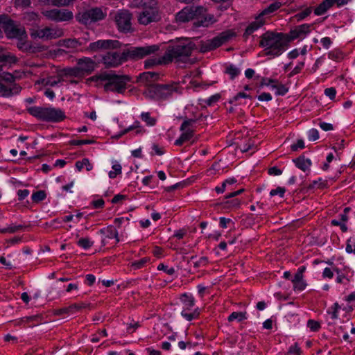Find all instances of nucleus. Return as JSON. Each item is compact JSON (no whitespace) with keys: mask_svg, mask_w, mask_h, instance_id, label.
Here are the masks:
<instances>
[{"mask_svg":"<svg viewBox=\"0 0 355 355\" xmlns=\"http://www.w3.org/2000/svg\"><path fill=\"white\" fill-rule=\"evenodd\" d=\"M159 50L157 44L126 47L122 52L107 51L102 56V62L106 67H116L128 60H139Z\"/></svg>","mask_w":355,"mask_h":355,"instance_id":"f257e3e1","label":"nucleus"},{"mask_svg":"<svg viewBox=\"0 0 355 355\" xmlns=\"http://www.w3.org/2000/svg\"><path fill=\"white\" fill-rule=\"evenodd\" d=\"M91 80L98 83L103 84L105 92H113L119 94L123 93L130 78L125 75H117L114 71H105L94 76Z\"/></svg>","mask_w":355,"mask_h":355,"instance_id":"f03ea898","label":"nucleus"},{"mask_svg":"<svg viewBox=\"0 0 355 355\" xmlns=\"http://www.w3.org/2000/svg\"><path fill=\"white\" fill-rule=\"evenodd\" d=\"M286 37V34L283 33L268 31L261 35L259 46L264 48L265 55L279 56L288 46Z\"/></svg>","mask_w":355,"mask_h":355,"instance_id":"7ed1b4c3","label":"nucleus"},{"mask_svg":"<svg viewBox=\"0 0 355 355\" xmlns=\"http://www.w3.org/2000/svg\"><path fill=\"white\" fill-rule=\"evenodd\" d=\"M26 112L38 121L47 123H60L67 118L62 109L51 105L27 107Z\"/></svg>","mask_w":355,"mask_h":355,"instance_id":"20e7f679","label":"nucleus"},{"mask_svg":"<svg viewBox=\"0 0 355 355\" xmlns=\"http://www.w3.org/2000/svg\"><path fill=\"white\" fill-rule=\"evenodd\" d=\"M196 44L188 39L179 40L168 46L165 54L168 63L184 62L191 55Z\"/></svg>","mask_w":355,"mask_h":355,"instance_id":"39448f33","label":"nucleus"},{"mask_svg":"<svg viewBox=\"0 0 355 355\" xmlns=\"http://www.w3.org/2000/svg\"><path fill=\"white\" fill-rule=\"evenodd\" d=\"M182 88L178 83L171 84L150 85L144 91L146 98L155 101H166L171 98L173 94H180Z\"/></svg>","mask_w":355,"mask_h":355,"instance_id":"423d86ee","label":"nucleus"},{"mask_svg":"<svg viewBox=\"0 0 355 355\" xmlns=\"http://www.w3.org/2000/svg\"><path fill=\"white\" fill-rule=\"evenodd\" d=\"M21 90V87L15 83V76L10 73L3 71L0 64V96L10 97L18 94Z\"/></svg>","mask_w":355,"mask_h":355,"instance_id":"0eeeda50","label":"nucleus"},{"mask_svg":"<svg viewBox=\"0 0 355 355\" xmlns=\"http://www.w3.org/2000/svg\"><path fill=\"white\" fill-rule=\"evenodd\" d=\"M235 36L236 33L232 30L223 31L212 39L200 41L199 44V51L201 53H207L215 50Z\"/></svg>","mask_w":355,"mask_h":355,"instance_id":"6e6552de","label":"nucleus"},{"mask_svg":"<svg viewBox=\"0 0 355 355\" xmlns=\"http://www.w3.org/2000/svg\"><path fill=\"white\" fill-rule=\"evenodd\" d=\"M180 300L183 304V308L181 311V315L187 321H192L193 320L198 319L200 317L201 309L196 307L193 311L192 308L195 306V298L192 294L190 293H182L180 295Z\"/></svg>","mask_w":355,"mask_h":355,"instance_id":"1a4fd4ad","label":"nucleus"},{"mask_svg":"<svg viewBox=\"0 0 355 355\" xmlns=\"http://www.w3.org/2000/svg\"><path fill=\"white\" fill-rule=\"evenodd\" d=\"M0 24L8 38L27 37L24 28L16 24L13 20L9 19L7 16L0 15Z\"/></svg>","mask_w":355,"mask_h":355,"instance_id":"9d476101","label":"nucleus"},{"mask_svg":"<svg viewBox=\"0 0 355 355\" xmlns=\"http://www.w3.org/2000/svg\"><path fill=\"white\" fill-rule=\"evenodd\" d=\"M198 119L185 118L182 123L180 130L182 134L175 141L174 144L177 146H181L184 143L189 141L194 135V126Z\"/></svg>","mask_w":355,"mask_h":355,"instance_id":"9b49d317","label":"nucleus"},{"mask_svg":"<svg viewBox=\"0 0 355 355\" xmlns=\"http://www.w3.org/2000/svg\"><path fill=\"white\" fill-rule=\"evenodd\" d=\"M132 14L127 10H121L116 12L114 21L119 31L124 33L133 31L132 27Z\"/></svg>","mask_w":355,"mask_h":355,"instance_id":"f8f14e48","label":"nucleus"},{"mask_svg":"<svg viewBox=\"0 0 355 355\" xmlns=\"http://www.w3.org/2000/svg\"><path fill=\"white\" fill-rule=\"evenodd\" d=\"M106 14L100 8L89 9L84 12L79 14L78 19L79 22L85 25H90L92 23L103 20Z\"/></svg>","mask_w":355,"mask_h":355,"instance_id":"ddd939ff","label":"nucleus"},{"mask_svg":"<svg viewBox=\"0 0 355 355\" xmlns=\"http://www.w3.org/2000/svg\"><path fill=\"white\" fill-rule=\"evenodd\" d=\"M42 14L48 19L55 22L68 21L73 19V12L67 9L46 10Z\"/></svg>","mask_w":355,"mask_h":355,"instance_id":"4468645a","label":"nucleus"},{"mask_svg":"<svg viewBox=\"0 0 355 355\" xmlns=\"http://www.w3.org/2000/svg\"><path fill=\"white\" fill-rule=\"evenodd\" d=\"M203 11L202 6H187L176 14L175 19L178 22L185 23L190 20H195L196 15Z\"/></svg>","mask_w":355,"mask_h":355,"instance_id":"2eb2a0df","label":"nucleus"},{"mask_svg":"<svg viewBox=\"0 0 355 355\" xmlns=\"http://www.w3.org/2000/svg\"><path fill=\"white\" fill-rule=\"evenodd\" d=\"M121 43L115 40H99L92 42L87 47L90 51H97L100 49H120Z\"/></svg>","mask_w":355,"mask_h":355,"instance_id":"dca6fc26","label":"nucleus"},{"mask_svg":"<svg viewBox=\"0 0 355 355\" xmlns=\"http://www.w3.org/2000/svg\"><path fill=\"white\" fill-rule=\"evenodd\" d=\"M161 19L159 10H146L138 12L137 20L139 24L147 26L157 22Z\"/></svg>","mask_w":355,"mask_h":355,"instance_id":"f3484780","label":"nucleus"},{"mask_svg":"<svg viewBox=\"0 0 355 355\" xmlns=\"http://www.w3.org/2000/svg\"><path fill=\"white\" fill-rule=\"evenodd\" d=\"M311 24H303L295 26L288 33H285L287 43L296 39H303L311 32Z\"/></svg>","mask_w":355,"mask_h":355,"instance_id":"a211bd4d","label":"nucleus"},{"mask_svg":"<svg viewBox=\"0 0 355 355\" xmlns=\"http://www.w3.org/2000/svg\"><path fill=\"white\" fill-rule=\"evenodd\" d=\"M63 35L64 32L62 28L49 27L38 29L35 33L32 34L33 36H35L43 40L55 39L63 36Z\"/></svg>","mask_w":355,"mask_h":355,"instance_id":"6ab92c4d","label":"nucleus"},{"mask_svg":"<svg viewBox=\"0 0 355 355\" xmlns=\"http://www.w3.org/2000/svg\"><path fill=\"white\" fill-rule=\"evenodd\" d=\"M77 70L82 73L90 74L92 73L97 64L96 62L91 58L83 57L78 60Z\"/></svg>","mask_w":355,"mask_h":355,"instance_id":"aec40b11","label":"nucleus"},{"mask_svg":"<svg viewBox=\"0 0 355 355\" xmlns=\"http://www.w3.org/2000/svg\"><path fill=\"white\" fill-rule=\"evenodd\" d=\"M215 21L214 15L206 13V9L203 8V11L200 12L199 15L197 14L195 17L193 25L196 27H208Z\"/></svg>","mask_w":355,"mask_h":355,"instance_id":"412c9836","label":"nucleus"},{"mask_svg":"<svg viewBox=\"0 0 355 355\" xmlns=\"http://www.w3.org/2000/svg\"><path fill=\"white\" fill-rule=\"evenodd\" d=\"M100 234L104 235V238L101 240L102 246H105L108 241L107 239H115V243L119 242V233L116 229L112 226L109 225L106 227L102 228L98 231Z\"/></svg>","mask_w":355,"mask_h":355,"instance_id":"4be33fe9","label":"nucleus"},{"mask_svg":"<svg viewBox=\"0 0 355 355\" xmlns=\"http://www.w3.org/2000/svg\"><path fill=\"white\" fill-rule=\"evenodd\" d=\"M244 191L243 189H239L236 191H233L230 193L225 196V200L221 204L223 205V208L225 209H234L237 208L241 205V200L239 198H233L240 194H241Z\"/></svg>","mask_w":355,"mask_h":355,"instance_id":"5701e85b","label":"nucleus"},{"mask_svg":"<svg viewBox=\"0 0 355 355\" xmlns=\"http://www.w3.org/2000/svg\"><path fill=\"white\" fill-rule=\"evenodd\" d=\"M265 24V19L260 15L256 17L255 19L249 24L243 33V38L247 40L254 31L260 28Z\"/></svg>","mask_w":355,"mask_h":355,"instance_id":"b1692460","label":"nucleus"},{"mask_svg":"<svg viewBox=\"0 0 355 355\" xmlns=\"http://www.w3.org/2000/svg\"><path fill=\"white\" fill-rule=\"evenodd\" d=\"M133 3L141 10H159L157 0H134Z\"/></svg>","mask_w":355,"mask_h":355,"instance_id":"393cba45","label":"nucleus"},{"mask_svg":"<svg viewBox=\"0 0 355 355\" xmlns=\"http://www.w3.org/2000/svg\"><path fill=\"white\" fill-rule=\"evenodd\" d=\"M166 64H168V62L166 60V54L164 53L162 56L153 57L146 60L144 61V67L145 69H150L155 66Z\"/></svg>","mask_w":355,"mask_h":355,"instance_id":"a878e982","label":"nucleus"},{"mask_svg":"<svg viewBox=\"0 0 355 355\" xmlns=\"http://www.w3.org/2000/svg\"><path fill=\"white\" fill-rule=\"evenodd\" d=\"M293 161L295 166L304 172L310 171L312 162L310 159L306 158L304 155H300Z\"/></svg>","mask_w":355,"mask_h":355,"instance_id":"bb28decb","label":"nucleus"},{"mask_svg":"<svg viewBox=\"0 0 355 355\" xmlns=\"http://www.w3.org/2000/svg\"><path fill=\"white\" fill-rule=\"evenodd\" d=\"M159 78V73L153 71L144 72L139 74V78L141 82L146 84H150V83L157 80Z\"/></svg>","mask_w":355,"mask_h":355,"instance_id":"cd10ccee","label":"nucleus"},{"mask_svg":"<svg viewBox=\"0 0 355 355\" xmlns=\"http://www.w3.org/2000/svg\"><path fill=\"white\" fill-rule=\"evenodd\" d=\"M334 5V0H324L315 8L314 14L317 16L324 15Z\"/></svg>","mask_w":355,"mask_h":355,"instance_id":"c85d7f7f","label":"nucleus"},{"mask_svg":"<svg viewBox=\"0 0 355 355\" xmlns=\"http://www.w3.org/2000/svg\"><path fill=\"white\" fill-rule=\"evenodd\" d=\"M62 78L59 76H49L46 78H41L37 81L38 85H42L43 86H51L55 87L59 83H60Z\"/></svg>","mask_w":355,"mask_h":355,"instance_id":"c756f323","label":"nucleus"},{"mask_svg":"<svg viewBox=\"0 0 355 355\" xmlns=\"http://www.w3.org/2000/svg\"><path fill=\"white\" fill-rule=\"evenodd\" d=\"M282 3L279 1H275L264 8L261 12L260 15L263 18L264 16L270 15L277 11L282 6Z\"/></svg>","mask_w":355,"mask_h":355,"instance_id":"7c9ffc66","label":"nucleus"},{"mask_svg":"<svg viewBox=\"0 0 355 355\" xmlns=\"http://www.w3.org/2000/svg\"><path fill=\"white\" fill-rule=\"evenodd\" d=\"M27 227H28V226H26V225H16L14 224H11L9 226H8L7 227L0 228V233L1 234H6V233L13 234V233L17 232L19 231L24 230Z\"/></svg>","mask_w":355,"mask_h":355,"instance_id":"2f4dec72","label":"nucleus"},{"mask_svg":"<svg viewBox=\"0 0 355 355\" xmlns=\"http://www.w3.org/2000/svg\"><path fill=\"white\" fill-rule=\"evenodd\" d=\"M141 119L147 126H155L157 123V119L151 116L148 112H144L140 115Z\"/></svg>","mask_w":355,"mask_h":355,"instance_id":"473e14b6","label":"nucleus"},{"mask_svg":"<svg viewBox=\"0 0 355 355\" xmlns=\"http://www.w3.org/2000/svg\"><path fill=\"white\" fill-rule=\"evenodd\" d=\"M27 37L17 38V46L24 52H33L32 46L26 41Z\"/></svg>","mask_w":355,"mask_h":355,"instance_id":"72a5a7b5","label":"nucleus"},{"mask_svg":"<svg viewBox=\"0 0 355 355\" xmlns=\"http://www.w3.org/2000/svg\"><path fill=\"white\" fill-rule=\"evenodd\" d=\"M136 130V134H143L145 132V129L141 125L138 121H135L132 125L122 130V134H126L131 130Z\"/></svg>","mask_w":355,"mask_h":355,"instance_id":"f704fd0d","label":"nucleus"},{"mask_svg":"<svg viewBox=\"0 0 355 355\" xmlns=\"http://www.w3.org/2000/svg\"><path fill=\"white\" fill-rule=\"evenodd\" d=\"M225 73L230 76L231 80H234L240 74L241 71L236 66L233 64H228L225 67Z\"/></svg>","mask_w":355,"mask_h":355,"instance_id":"c9c22d12","label":"nucleus"},{"mask_svg":"<svg viewBox=\"0 0 355 355\" xmlns=\"http://www.w3.org/2000/svg\"><path fill=\"white\" fill-rule=\"evenodd\" d=\"M341 309L340 306L338 302H335L331 307H329L327 313L330 315V318L333 320H336L338 318V311Z\"/></svg>","mask_w":355,"mask_h":355,"instance_id":"e433bc0d","label":"nucleus"},{"mask_svg":"<svg viewBox=\"0 0 355 355\" xmlns=\"http://www.w3.org/2000/svg\"><path fill=\"white\" fill-rule=\"evenodd\" d=\"M76 167L77 169L80 171L84 167L86 168V170L87 171H89L92 169L93 166L89 162V159L87 158H84L80 161H77L76 162Z\"/></svg>","mask_w":355,"mask_h":355,"instance_id":"4c0bfd02","label":"nucleus"},{"mask_svg":"<svg viewBox=\"0 0 355 355\" xmlns=\"http://www.w3.org/2000/svg\"><path fill=\"white\" fill-rule=\"evenodd\" d=\"M77 245L84 250H87L94 245V241L88 237H83L77 241Z\"/></svg>","mask_w":355,"mask_h":355,"instance_id":"58836bf2","label":"nucleus"},{"mask_svg":"<svg viewBox=\"0 0 355 355\" xmlns=\"http://www.w3.org/2000/svg\"><path fill=\"white\" fill-rule=\"evenodd\" d=\"M150 261L148 257H143L139 260L135 261L131 263V267L135 270H138L144 268L147 263Z\"/></svg>","mask_w":355,"mask_h":355,"instance_id":"ea45409f","label":"nucleus"},{"mask_svg":"<svg viewBox=\"0 0 355 355\" xmlns=\"http://www.w3.org/2000/svg\"><path fill=\"white\" fill-rule=\"evenodd\" d=\"M247 319L246 313L245 312H232L229 316H228V321L232 322L235 320H237L238 321L241 322L243 320Z\"/></svg>","mask_w":355,"mask_h":355,"instance_id":"a19ab883","label":"nucleus"},{"mask_svg":"<svg viewBox=\"0 0 355 355\" xmlns=\"http://www.w3.org/2000/svg\"><path fill=\"white\" fill-rule=\"evenodd\" d=\"M346 252L355 254V235L350 236L346 242Z\"/></svg>","mask_w":355,"mask_h":355,"instance_id":"79ce46f5","label":"nucleus"},{"mask_svg":"<svg viewBox=\"0 0 355 355\" xmlns=\"http://www.w3.org/2000/svg\"><path fill=\"white\" fill-rule=\"evenodd\" d=\"M271 88L276 89L275 94L277 96H284L288 91V88L284 85L277 84V83L271 85Z\"/></svg>","mask_w":355,"mask_h":355,"instance_id":"37998d69","label":"nucleus"},{"mask_svg":"<svg viewBox=\"0 0 355 355\" xmlns=\"http://www.w3.org/2000/svg\"><path fill=\"white\" fill-rule=\"evenodd\" d=\"M46 197L44 191L39 190L32 194L31 199L34 202H39L44 200Z\"/></svg>","mask_w":355,"mask_h":355,"instance_id":"c03bdc74","label":"nucleus"},{"mask_svg":"<svg viewBox=\"0 0 355 355\" xmlns=\"http://www.w3.org/2000/svg\"><path fill=\"white\" fill-rule=\"evenodd\" d=\"M306 269V268L304 266L299 267L294 275V277L291 279V282H294L304 280V272H305Z\"/></svg>","mask_w":355,"mask_h":355,"instance_id":"a18cd8bd","label":"nucleus"},{"mask_svg":"<svg viewBox=\"0 0 355 355\" xmlns=\"http://www.w3.org/2000/svg\"><path fill=\"white\" fill-rule=\"evenodd\" d=\"M62 45L67 48L76 49L80 43L76 39H67L63 40Z\"/></svg>","mask_w":355,"mask_h":355,"instance_id":"49530a36","label":"nucleus"},{"mask_svg":"<svg viewBox=\"0 0 355 355\" xmlns=\"http://www.w3.org/2000/svg\"><path fill=\"white\" fill-rule=\"evenodd\" d=\"M113 171L109 172V178L111 179H114L116 177L117 175L121 173L122 167L121 164L116 163L112 166Z\"/></svg>","mask_w":355,"mask_h":355,"instance_id":"de8ad7c7","label":"nucleus"},{"mask_svg":"<svg viewBox=\"0 0 355 355\" xmlns=\"http://www.w3.org/2000/svg\"><path fill=\"white\" fill-rule=\"evenodd\" d=\"M302 351L297 343L289 347L288 355H301Z\"/></svg>","mask_w":355,"mask_h":355,"instance_id":"09e8293b","label":"nucleus"},{"mask_svg":"<svg viewBox=\"0 0 355 355\" xmlns=\"http://www.w3.org/2000/svg\"><path fill=\"white\" fill-rule=\"evenodd\" d=\"M89 304H87L85 302H80V303H74L69 306V309H71L72 313H75L76 311H79L82 309H85L89 306Z\"/></svg>","mask_w":355,"mask_h":355,"instance_id":"8fccbe9b","label":"nucleus"},{"mask_svg":"<svg viewBox=\"0 0 355 355\" xmlns=\"http://www.w3.org/2000/svg\"><path fill=\"white\" fill-rule=\"evenodd\" d=\"M307 327L310 329L311 331L316 332L320 330L321 328L320 324L319 322L314 320H309L307 321Z\"/></svg>","mask_w":355,"mask_h":355,"instance_id":"3c124183","label":"nucleus"},{"mask_svg":"<svg viewBox=\"0 0 355 355\" xmlns=\"http://www.w3.org/2000/svg\"><path fill=\"white\" fill-rule=\"evenodd\" d=\"M249 97H250V96L248 94H247L245 92H239L238 94H236L232 98H231L229 100V103L230 104L236 105V103H237V101H239V99H241V98H249Z\"/></svg>","mask_w":355,"mask_h":355,"instance_id":"603ef678","label":"nucleus"},{"mask_svg":"<svg viewBox=\"0 0 355 355\" xmlns=\"http://www.w3.org/2000/svg\"><path fill=\"white\" fill-rule=\"evenodd\" d=\"M312 12L311 8H306L304 10H302L301 12L297 13L295 16V17L297 19V20H302L305 19L306 17H308Z\"/></svg>","mask_w":355,"mask_h":355,"instance_id":"864d4df0","label":"nucleus"},{"mask_svg":"<svg viewBox=\"0 0 355 355\" xmlns=\"http://www.w3.org/2000/svg\"><path fill=\"white\" fill-rule=\"evenodd\" d=\"M55 6H67L72 3L75 0H48Z\"/></svg>","mask_w":355,"mask_h":355,"instance_id":"5fc2aeb1","label":"nucleus"},{"mask_svg":"<svg viewBox=\"0 0 355 355\" xmlns=\"http://www.w3.org/2000/svg\"><path fill=\"white\" fill-rule=\"evenodd\" d=\"M293 283V290L295 291H302L306 287V283L304 280L294 282Z\"/></svg>","mask_w":355,"mask_h":355,"instance_id":"6e6d98bb","label":"nucleus"},{"mask_svg":"<svg viewBox=\"0 0 355 355\" xmlns=\"http://www.w3.org/2000/svg\"><path fill=\"white\" fill-rule=\"evenodd\" d=\"M256 149V146L254 144V141H251V140H248V141L245 144H243L241 146V150L242 152H248L251 150H255Z\"/></svg>","mask_w":355,"mask_h":355,"instance_id":"4d7b16f0","label":"nucleus"},{"mask_svg":"<svg viewBox=\"0 0 355 355\" xmlns=\"http://www.w3.org/2000/svg\"><path fill=\"white\" fill-rule=\"evenodd\" d=\"M94 142V140L91 139H73L70 141V144L73 146H82L86 144H91Z\"/></svg>","mask_w":355,"mask_h":355,"instance_id":"13d9d810","label":"nucleus"},{"mask_svg":"<svg viewBox=\"0 0 355 355\" xmlns=\"http://www.w3.org/2000/svg\"><path fill=\"white\" fill-rule=\"evenodd\" d=\"M209 263V259L207 257H200L197 261L194 262L193 266L196 268H200V267H204L207 266Z\"/></svg>","mask_w":355,"mask_h":355,"instance_id":"bf43d9fd","label":"nucleus"},{"mask_svg":"<svg viewBox=\"0 0 355 355\" xmlns=\"http://www.w3.org/2000/svg\"><path fill=\"white\" fill-rule=\"evenodd\" d=\"M286 192V189L284 187H278L275 189H272L270 192V196H275L278 195L279 197L283 198L284 193Z\"/></svg>","mask_w":355,"mask_h":355,"instance_id":"052dcab7","label":"nucleus"},{"mask_svg":"<svg viewBox=\"0 0 355 355\" xmlns=\"http://www.w3.org/2000/svg\"><path fill=\"white\" fill-rule=\"evenodd\" d=\"M157 270H163L166 274L170 275H173L175 272L174 268H172V267L168 268L167 266L164 265V263H159L157 266Z\"/></svg>","mask_w":355,"mask_h":355,"instance_id":"680f3d73","label":"nucleus"},{"mask_svg":"<svg viewBox=\"0 0 355 355\" xmlns=\"http://www.w3.org/2000/svg\"><path fill=\"white\" fill-rule=\"evenodd\" d=\"M220 98V95L219 94H216L214 95H212L209 98H208L207 99H206L205 101V103L209 105V106H211L213 104L216 103V102H218Z\"/></svg>","mask_w":355,"mask_h":355,"instance_id":"e2e57ef3","label":"nucleus"},{"mask_svg":"<svg viewBox=\"0 0 355 355\" xmlns=\"http://www.w3.org/2000/svg\"><path fill=\"white\" fill-rule=\"evenodd\" d=\"M308 138L309 141H315L319 139V132L317 129L312 128L308 132Z\"/></svg>","mask_w":355,"mask_h":355,"instance_id":"0e129e2a","label":"nucleus"},{"mask_svg":"<svg viewBox=\"0 0 355 355\" xmlns=\"http://www.w3.org/2000/svg\"><path fill=\"white\" fill-rule=\"evenodd\" d=\"M304 61L298 62V64L295 66V67L289 73V77H292V76L299 73L302 71V69L304 68Z\"/></svg>","mask_w":355,"mask_h":355,"instance_id":"69168bd1","label":"nucleus"},{"mask_svg":"<svg viewBox=\"0 0 355 355\" xmlns=\"http://www.w3.org/2000/svg\"><path fill=\"white\" fill-rule=\"evenodd\" d=\"M65 288L66 292L70 293L73 291H78L79 288L78 282H70L67 285L63 286Z\"/></svg>","mask_w":355,"mask_h":355,"instance_id":"338daca9","label":"nucleus"},{"mask_svg":"<svg viewBox=\"0 0 355 355\" xmlns=\"http://www.w3.org/2000/svg\"><path fill=\"white\" fill-rule=\"evenodd\" d=\"M322 277L324 279H332L334 277V270L331 268H325L322 272Z\"/></svg>","mask_w":355,"mask_h":355,"instance_id":"774afa93","label":"nucleus"}]
</instances>
